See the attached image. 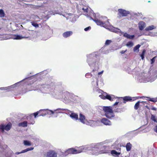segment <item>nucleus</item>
<instances>
[{
	"label": "nucleus",
	"instance_id": "f257e3e1",
	"mask_svg": "<svg viewBox=\"0 0 157 157\" xmlns=\"http://www.w3.org/2000/svg\"><path fill=\"white\" fill-rule=\"evenodd\" d=\"M91 19L98 25L102 26L106 29H108L110 23L109 20L107 17H105L102 18L100 20L97 18L93 19L91 18Z\"/></svg>",
	"mask_w": 157,
	"mask_h": 157
},
{
	"label": "nucleus",
	"instance_id": "f03ea898",
	"mask_svg": "<svg viewBox=\"0 0 157 157\" xmlns=\"http://www.w3.org/2000/svg\"><path fill=\"white\" fill-rule=\"evenodd\" d=\"M87 148L85 146H82L77 148V149L74 148H70L66 151L68 154H77L82 152L86 151Z\"/></svg>",
	"mask_w": 157,
	"mask_h": 157
},
{
	"label": "nucleus",
	"instance_id": "7ed1b4c3",
	"mask_svg": "<svg viewBox=\"0 0 157 157\" xmlns=\"http://www.w3.org/2000/svg\"><path fill=\"white\" fill-rule=\"evenodd\" d=\"M105 116L107 118H110L114 117L112 108L111 106H103V107Z\"/></svg>",
	"mask_w": 157,
	"mask_h": 157
},
{
	"label": "nucleus",
	"instance_id": "20e7f679",
	"mask_svg": "<svg viewBox=\"0 0 157 157\" xmlns=\"http://www.w3.org/2000/svg\"><path fill=\"white\" fill-rule=\"evenodd\" d=\"M85 147L87 148L86 151L87 150L90 151V154L92 155H97L101 153L98 148L97 147H87L86 146H85Z\"/></svg>",
	"mask_w": 157,
	"mask_h": 157
},
{
	"label": "nucleus",
	"instance_id": "39448f33",
	"mask_svg": "<svg viewBox=\"0 0 157 157\" xmlns=\"http://www.w3.org/2000/svg\"><path fill=\"white\" fill-rule=\"evenodd\" d=\"M12 126V123L10 122L6 125L4 124H1L0 125V129L1 130L2 132H3L4 130L7 131L9 130L11 128Z\"/></svg>",
	"mask_w": 157,
	"mask_h": 157
},
{
	"label": "nucleus",
	"instance_id": "423d86ee",
	"mask_svg": "<svg viewBox=\"0 0 157 157\" xmlns=\"http://www.w3.org/2000/svg\"><path fill=\"white\" fill-rule=\"evenodd\" d=\"M129 14V12L124 10L120 9L118 10V17L119 18L124 17H125Z\"/></svg>",
	"mask_w": 157,
	"mask_h": 157
},
{
	"label": "nucleus",
	"instance_id": "0eeeda50",
	"mask_svg": "<svg viewBox=\"0 0 157 157\" xmlns=\"http://www.w3.org/2000/svg\"><path fill=\"white\" fill-rule=\"evenodd\" d=\"M124 101L123 102V103H125L127 101H134L137 98V97L132 98L129 96H126L123 97H121Z\"/></svg>",
	"mask_w": 157,
	"mask_h": 157
},
{
	"label": "nucleus",
	"instance_id": "6e6552de",
	"mask_svg": "<svg viewBox=\"0 0 157 157\" xmlns=\"http://www.w3.org/2000/svg\"><path fill=\"white\" fill-rule=\"evenodd\" d=\"M29 31V30L27 29L22 31L21 34L23 38H28L29 37L30 35Z\"/></svg>",
	"mask_w": 157,
	"mask_h": 157
},
{
	"label": "nucleus",
	"instance_id": "1a4fd4ad",
	"mask_svg": "<svg viewBox=\"0 0 157 157\" xmlns=\"http://www.w3.org/2000/svg\"><path fill=\"white\" fill-rule=\"evenodd\" d=\"M65 109H58L55 110L54 111L50 110V111L51 112V115H53V116L55 117H57L58 113H62V110H64Z\"/></svg>",
	"mask_w": 157,
	"mask_h": 157
},
{
	"label": "nucleus",
	"instance_id": "9d476101",
	"mask_svg": "<svg viewBox=\"0 0 157 157\" xmlns=\"http://www.w3.org/2000/svg\"><path fill=\"white\" fill-rule=\"evenodd\" d=\"M57 153L53 151H49L47 152V157H57Z\"/></svg>",
	"mask_w": 157,
	"mask_h": 157
},
{
	"label": "nucleus",
	"instance_id": "9b49d317",
	"mask_svg": "<svg viewBox=\"0 0 157 157\" xmlns=\"http://www.w3.org/2000/svg\"><path fill=\"white\" fill-rule=\"evenodd\" d=\"M101 123L106 125H111V121L105 118H103L101 120Z\"/></svg>",
	"mask_w": 157,
	"mask_h": 157
},
{
	"label": "nucleus",
	"instance_id": "f8f14e48",
	"mask_svg": "<svg viewBox=\"0 0 157 157\" xmlns=\"http://www.w3.org/2000/svg\"><path fill=\"white\" fill-rule=\"evenodd\" d=\"M73 34V32L71 31H67L63 34V36L64 38H67Z\"/></svg>",
	"mask_w": 157,
	"mask_h": 157
},
{
	"label": "nucleus",
	"instance_id": "ddd939ff",
	"mask_svg": "<svg viewBox=\"0 0 157 157\" xmlns=\"http://www.w3.org/2000/svg\"><path fill=\"white\" fill-rule=\"evenodd\" d=\"M139 28L140 30H143L145 27V23L143 21H140L138 24Z\"/></svg>",
	"mask_w": 157,
	"mask_h": 157
},
{
	"label": "nucleus",
	"instance_id": "4468645a",
	"mask_svg": "<svg viewBox=\"0 0 157 157\" xmlns=\"http://www.w3.org/2000/svg\"><path fill=\"white\" fill-rule=\"evenodd\" d=\"M87 62L90 65H91L94 61L93 59V56L90 55L89 56L87 59Z\"/></svg>",
	"mask_w": 157,
	"mask_h": 157
},
{
	"label": "nucleus",
	"instance_id": "2eb2a0df",
	"mask_svg": "<svg viewBox=\"0 0 157 157\" xmlns=\"http://www.w3.org/2000/svg\"><path fill=\"white\" fill-rule=\"evenodd\" d=\"M70 117L73 119L77 120L78 119V115L77 114L73 113H71L70 115Z\"/></svg>",
	"mask_w": 157,
	"mask_h": 157
},
{
	"label": "nucleus",
	"instance_id": "dca6fc26",
	"mask_svg": "<svg viewBox=\"0 0 157 157\" xmlns=\"http://www.w3.org/2000/svg\"><path fill=\"white\" fill-rule=\"evenodd\" d=\"M123 36L124 37L130 39H132L134 37V35H131L129 34H128L126 33H124Z\"/></svg>",
	"mask_w": 157,
	"mask_h": 157
},
{
	"label": "nucleus",
	"instance_id": "f3484780",
	"mask_svg": "<svg viewBox=\"0 0 157 157\" xmlns=\"http://www.w3.org/2000/svg\"><path fill=\"white\" fill-rule=\"evenodd\" d=\"M19 126L25 127L27 126V122L26 121H24L23 122L19 123L18 124Z\"/></svg>",
	"mask_w": 157,
	"mask_h": 157
},
{
	"label": "nucleus",
	"instance_id": "a211bd4d",
	"mask_svg": "<svg viewBox=\"0 0 157 157\" xmlns=\"http://www.w3.org/2000/svg\"><path fill=\"white\" fill-rule=\"evenodd\" d=\"M111 154L114 156H118L120 154V152H117L115 150H112L111 151Z\"/></svg>",
	"mask_w": 157,
	"mask_h": 157
},
{
	"label": "nucleus",
	"instance_id": "6ab92c4d",
	"mask_svg": "<svg viewBox=\"0 0 157 157\" xmlns=\"http://www.w3.org/2000/svg\"><path fill=\"white\" fill-rule=\"evenodd\" d=\"M85 119V116L82 113H80L79 114V120L82 123H84V120Z\"/></svg>",
	"mask_w": 157,
	"mask_h": 157
},
{
	"label": "nucleus",
	"instance_id": "aec40b11",
	"mask_svg": "<svg viewBox=\"0 0 157 157\" xmlns=\"http://www.w3.org/2000/svg\"><path fill=\"white\" fill-rule=\"evenodd\" d=\"M115 98V97L113 95H112V96L106 94V99H108L110 101H112Z\"/></svg>",
	"mask_w": 157,
	"mask_h": 157
},
{
	"label": "nucleus",
	"instance_id": "412c9836",
	"mask_svg": "<svg viewBox=\"0 0 157 157\" xmlns=\"http://www.w3.org/2000/svg\"><path fill=\"white\" fill-rule=\"evenodd\" d=\"M13 38L15 40H20L23 39L22 35H14L13 36Z\"/></svg>",
	"mask_w": 157,
	"mask_h": 157
},
{
	"label": "nucleus",
	"instance_id": "4be33fe9",
	"mask_svg": "<svg viewBox=\"0 0 157 157\" xmlns=\"http://www.w3.org/2000/svg\"><path fill=\"white\" fill-rule=\"evenodd\" d=\"M27 118L28 120H29L32 121L31 122L29 123V124H33L34 123V120L33 119V115H31L29 116H28Z\"/></svg>",
	"mask_w": 157,
	"mask_h": 157
},
{
	"label": "nucleus",
	"instance_id": "5701e85b",
	"mask_svg": "<svg viewBox=\"0 0 157 157\" xmlns=\"http://www.w3.org/2000/svg\"><path fill=\"white\" fill-rule=\"evenodd\" d=\"M132 146V144L130 142L127 143L126 145V147L127 151H129L131 150Z\"/></svg>",
	"mask_w": 157,
	"mask_h": 157
},
{
	"label": "nucleus",
	"instance_id": "b1692460",
	"mask_svg": "<svg viewBox=\"0 0 157 157\" xmlns=\"http://www.w3.org/2000/svg\"><path fill=\"white\" fill-rule=\"evenodd\" d=\"M7 146L6 145H0V151L2 152L4 151V150L7 147Z\"/></svg>",
	"mask_w": 157,
	"mask_h": 157
},
{
	"label": "nucleus",
	"instance_id": "393cba45",
	"mask_svg": "<svg viewBox=\"0 0 157 157\" xmlns=\"http://www.w3.org/2000/svg\"><path fill=\"white\" fill-rule=\"evenodd\" d=\"M45 110H40L39 111H37L35 113H33L32 115H33L34 116L35 118H36L37 115H39L40 113H41V112H45Z\"/></svg>",
	"mask_w": 157,
	"mask_h": 157
},
{
	"label": "nucleus",
	"instance_id": "a878e982",
	"mask_svg": "<svg viewBox=\"0 0 157 157\" xmlns=\"http://www.w3.org/2000/svg\"><path fill=\"white\" fill-rule=\"evenodd\" d=\"M155 28V27L153 25L148 26L145 28V30L148 31L149 30H151L154 29Z\"/></svg>",
	"mask_w": 157,
	"mask_h": 157
},
{
	"label": "nucleus",
	"instance_id": "bb28decb",
	"mask_svg": "<svg viewBox=\"0 0 157 157\" xmlns=\"http://www.w3.org/2000/svg\"><path fill=\"white\" fill-rule=\"evenodd\" d=\"M147 98V100L149 101H151L154 102H155L157 101V98H151L148 97H146Z\"/></svg>",
	"mask_w": 157,
	"mask_h": 157
},
{
	"label": "nucleus",
	"instance_id": "cd10ccee",
	"mask_svg": "<svg viewBox=\"0 0 157 157\" xmlns=\"http://www.w3.org/2000/svg\"><path fill=\"white\" fill-rule=\"evenodd\" d=\"M140 103L139 101L137 102L135 105L134 106V108L135 110H137L138 109L140 106Z\"/></svg>",
	"mask_w": 157,
	"mask_h": 157
},
{
	"label": "nucleus",
	"instance_id": "c85d7f7f",
	"mask_svg": "<svg viewBox=\"0 0 157 157\" xmlns=\"http://www.w3.org/2000/svg\"><path fill=\"white\" fill-rule=\"evenodd\" d=\"M140 44H138L135 46L134 48L133 51L135 52L136 51H137L138 52L139 51V48L140 47Z\"/></svg>",
	"mask_w": 157,
	"mask_h": 157
},
{
	"label": "nucleus",
	"instance_id": "c756f323",
	"mask_svg": "<svg viewBox=\"0 0 157 157\" xmlns=\"http://www.w3.org/2000/svg\"><path fill=\"white\" fill-rule=\"evenodd\" d=\"M5 16V13L2 9H0V17H4Z\"/></svg>",
	"mask_w": 157,
	"mask_h": 157
},
{
	"label": "nucleus",
	"instance_id": "7c9ffc66",
	"mask_svg": "<svg viewBox=\"0 0 157 157\" xmlns=\"http://www.w3.org/2000/svg\"><path fill=\"white\" fill-rule=\"evenodd\" d=\"M24 144L26 146H30L31 144V143L27 140H24Z\"/></svg>",
	"mask_w": 157,
	"mask_h": 157
},
{
	"label": "nucleus",
	"instance_id": "2f4dec72",
	"mask_svg": "<svg viewBox=\"0 0 157 157\" xmlns=\"http://www.w3.org/2000/svg\"><path fill=\"white\" fill-rule=\"evenodd\" d=\"M112 29V30L113 32H115L116 33H118L120 31V30L119 29L114 27Z\"/></svg>",
	"mask_w": 157,
	"mask_h": 157
},
{
	"label": "nucleus",
	"instance_id": "473e14b6",
	"mask_svg": "<svg viewBox=\"0 0 157 157\" xmlns=\"http://www.w3.org/2000/svg\"><path fill=\"white\" fill-rule=\"evenodd\" d=\"M151 119L152 121L157 123V119L154 115L152 114L151 115Z\"/></svg>",
	"mask_w": 157,
	"mask_h": 157
},
{
	"label": "nucleus",
	"instance_id": "72a5a7b5",
	"mask_svg": "<svg viewBox=\"0 0 157 157\" xmlns=\"http://www.w3.org/2000/svg\"><path fill=\"white\" fill-rule=\"evenodd\" d=\"M126 45L128 47H131L133 46V44L132 42L129 41L127 43Z\"/></svg>",
	"mask_w": 157,
	"mask_h": 157
},
{
	"label": "nucleus",
	"instance_id": "f704fd0d",
	"mask_svg": "<svg viewBox=\"0 0 157 157\" xmlns=\"http://www.w3.org/2000/svg\"><path fill=\"white\" fill-rule=\"evenodd\" d=\"M145 52V50H143L141 54L140 55V56L141 58V59L142 60H144V55Z\"/></svg>",
	"mask_w": 157,
	"mask_h": 157
},
{
	"label": "nucleus",
	"instance_id": "c9c22d12",
	"mask_svg": "<svg viewBox=\"0 0 157 157\" xmlns=\"http://www.w3.org/2000/svg\"><path fill=\"white\" fill-rule=\"evenodd\" d=\"M45 110V112H41V113H40L39 114V115L38 116H44L46 115V111Z\"/></svg>",
	"mask_w": 157,
	"mask_h": 157
},
{
	"label": "nucleus",
	"instance_id": "e433bc0d",
	"mask_svg": "<svg viewBox=\"0 0 157 157\" xmlns=\"http://www.w3.org/2000/svg\"><path fill=\"white\" fill-rule=\"evenodd\" d=\"M112 42V41L111 40H107L105 43V45H109Z\"/></svg>",
	"mask_w": 157,
	"mask_h": 157
},
{
	"label": "nucleus",
	"instance_id": "4c0bfd02",
	"mask_svg": "<svg viewBox=\"0 0 157 157\" xmlns=\"http://www.w3.org/2000/svg\"><path fill=\"white\" fill-rule=\"evenodd\" d=\"M31 23L32 25L35 27H39V24L37 23L33 22H31Z\"/></svg>",
	"mask_w": 157,
	"mask_h": 157
},
{
	"label": "nucleus",
	"instance_id": "58836bf2",
	"mask_svg": "<svg viewBox=\"0 0 157 157\" xmlns=\"http://www.w3.org/2000/svg\"><path fill=\"white\" fill-rule=\"evenodd\" d=\"M156 57H157V56L154 57L153 58L151 59V64H153L155 61V59Z\"/></svg>",
	"mask_w": 157,
	"mask_h": 157
},
{
	"label": "nucleus",
	"instance_id": "ea45409f",
	"mask_svg": "<svg viewBox=\"0 0 157 157\" xmlns=\"http://www.w3.org/2000/svg\"><path fill=\"white\" fill-rule=\"evenodd\" d=\"M99 97H100L101 98L103 99H105L106 97V95H105L104 94L100 95L99 96Z\"/></svg>",
	"mask_w": 157,
	"mask_h": 157
},
{
	"label": "nucleus",
	"instance_id": "a19ab883",
	"mask_svg": "<svg viewBox=\"0 0 157 157\" xmlns=\"http://www.w3.org/2000/svg\"><path fill=\"white\" fill-rule=\"evenodd\" d=\"M27 151V149H24V150H22L21 152L16 153V154H19L20 153H25V152H26Z\"/></svg>",
	"mask_w": 157,
	"mask_h": 157
},
{
	"label": "nucleus",
	"instance_id": "79ce46f5",
	"mask_svg": "<svg viewBox=\"0 0 157 157\" xmlns=\"http://www.w3.org/2000/svg\"><path fill=\"white\" fill-rule=\"evenodd\" d=\"M86 78H89L92 76L91 74L90 73H87L86 74Z\"/></svg>",
	"mask_w": 157,
	"mask_h": 157
},
{
	"label": "nucleus",
	"instance_id": "37998d69",
	"mask_svg": "<svg viewBox=\"0 0 157 157\" xmlns=\"http://www.w3.org/2000/svg\"><path fill=\"white\" fill-rule=\"evenodd\" d=\"M91 27L90 26H89L84 29V30L85 31H87L90 29H91Z\"/></svg>",
	"mask_w": 157,
	"mask_h": 157
},
{
	"label": "nucleus",
	"instance_id": "c03bdc74",
	"mask_svg": "<svg viewBox=\"0 0 157 157\" xmlns=\"http://www.w3.org/2000/svg\"><path fill=\"white\" fill-rule=\"evenodd\" d=\"M82 10L84 11V12H86V13L88 12V10L87 8L85 9V8H83L82 9Z\"/></svg>",
	"mask_w": 157,
	"mask_h": 157
},
{
	"label": "nucleus",
	"instance_id": "a18cd8bd",
	"mask_svg": "<svg viewBox=\"0 0 157 157\" xmlns=\"http://www.w3.org/2000/svg\"><path fill=\"white\" fill-rule=\"evenodd\" d=\"M154 131L157 133V125H156L154 128Z\"/></svg>",
	"mask_w": 157,
	"mask_h": 157
},
{
	"label": "nucleus",
	"instance_id": "49530a36",
	"mask_svg": "<svg viewBox=\"0 0 157 157\" xmlns=\"http://www.w3.org/2000/svg\"><path fill=\"white\" fill-rule=\"evenodd\" d=\"M33 148L32 147L28 148H27V151H31L33 150Z\"/></svg>",
	"mask_w": 157,
	"mask_h": 157
},
{
	"label": "nucleus",
	"instance_id": "de8ad7c7",
	"mask_svg": "<svg viewBox=\"0 0 157 157\" xmlns=\"http://www.w3.org/2000/svg\"><path fill=\"white\" fill-rule=\"evenodd\" d=\"M151 109L152 110H154V111H156L157 110L156 108L155 107H152L151 108Z\"/></svg>",
	"mask_w": 157,
	"mask_h": 157
},
{
	"label": "nucleus",
	"instance_id": "09e8293b",
	"mask_svg": "<svg viewBox=\"0 0 157 157\" xmlns=\"http://www.w3.org/2000/svg\"><path fill=\"white\" fill-rule=\"evenodd\" d=\"M127 51V50H126L125 51L122 50L120 52V53L121 54H124Z\"/></svg>",
	"mask_w": 157,
	"mask_h": 157
},
{
	"label": "nucleus",
	"instance_id": "8fccbe9b",
	"mask_svg": "<svg viewBox=\"0 0 157 157\" xmlns=\"http://www.w3.org/2000/svg\"><path fill=\"white\" fill-rule=\"evenodd\" d=\"M119 103V102H115V103L113 104V105H116L118 104Z\"/></svg>",
	"mask_w": 157,
	"mask_h": 157
},
{
	"label": "nucleus",
	"instance_id": "3c124183",
	"mask_svg": "<svg viewBox=\"0 0 157 157\" xmlns=\"http://www.w3.org/2000/svg\"><path fill=\"white\" fill-rule=\"evenodd\" d=\"M141 103L144 104H147L146 101H142L140 102Z\"/></svg>",
	"mask_w": 157,
	"mask_h": 157
},
{
	"label": "nucleus",
	"instance_id": "603ef678",
	"mask_svg": "<svg viewBox=\"0 0 157 157\" xmlns=\"http://www.w3.org/2000/svg\"><path fill=\"white\" fill-rule=\"evenodd\" d=\"M103 71H102L101 72H99L98 73V75H100V74H101L103 73Z\"/></svg>",
	"mask_w": 157,
	"mask_h": 157
},
{
	"label": "nucleus",
	"instance_id": "864d4df0",
	"mask_svg": "<svg viewBox=\"0 0 157 157\" xmlns=\"http://www.w3.org/2000/svg\"><path fill=\"white\" fill-rule=\"evenodd\" d=\"M145 107L148 109H150L149 107L147 105L145 106Z\"/></svg>",
	"mask_w": 157,
	"mask_h": 157
},
{
	"label": "nucleus",
	"instance_id": "5fc2aeb1",
	"mask_svg": "<svg viewBox=\"0 0 157 157\" xmlns=\"http://www.w3.org/2000/svg\"><path fill=\"white\" fill-rule=\"evenodd\" d=\"M31 90V89H29V90H27L26 91V92H27V91H30V90Z\"/></svg>",
	"mask_w": 157,
	"mask_h": 157
},
{
	"label": "nucleus",
	"instance_id": "6e6d98bb",
	"mask_svg": "<svg viewBox=\"0 0 157 157\" xmlns=\"http://www.w3.org/2000/svg\"><path fill=\"white\" fill-rule=\"evenodd\" d=\"M95 71V70H93V71Z\"/></svg>",
	"mask_w": 157,
	"mask_h": 157
},
{
	"label": "nucleus",
	"instance_id": "4d7b16f0",
	"mask_svg": "<svg viewBox=\"0 0 157 157\" xmlns=\"http://www.w3.org/2000/svg\"><path fill=\"white\" fill-rule=\"evenodd\" d=\"M148 2H150V1H148Z\"/></svg>",
	"mask_w": 157,
	"mask_h": 157
},
{
	"label": "nucleus",
	"instance_id": "13d9d810",
	"mask_svg": "<svg viewBox=\"0 0 157 157\" xmlns=\"http://www.w3.org/2000/svg\"><path fill=\"white\" fill-rule=\"evenodd\" d=\"M30 84H28V85L29 86V85ZM30 85H31V84Z\"/></svg>",
	"mask_w": 157,
	"mask_h": 157
},
{
	"label": "nucleus",
	"instance_id": "bf43d9fd",
	"mask_svg": "<svg viewBox=\"0 0 157 157\" xmlns=\"http://www.w3.org/2000/svg\"><path fill=\"white\" fill-rule=\"evenodd\" d=\"M1 29V28H0V29Z\"/></svg>",
	"mask_w": 157,
	"mask_h": 157
}]
</instances>
